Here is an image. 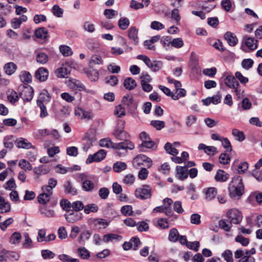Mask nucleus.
<instances>
[{
  "label": "nucleus",
  "mask_w": 262,
  "mask_h": 262,
  "mask_svg": "<svg viewBox=\"0 0 262 262\" xmlns=\"http://www.w3.org/2000/svg\"><path fill=\"white\" fill-rule=\"evenodd\" d=\"M224 81L225 85L230 89H236L239 86V84L236 80V78L232 75H227L224 79Z\"/></svg>",
  "instance_id": "nucleus-11"
},
{
  "label": "nucleus",
  "mask_w": 262,
  "mask_h": 262,
  "mask_svg": "<svg viewBox=\"0 0 262 262\" xmlns=\"http://www.w3.org/2000/svg\"><path fill=\"white\" fill-rule=\"evenodd\" d=\"M18 91L20 97L24 101H30L33 98L34 91L31 86L20 84L18 86Z\"/></svg>",
  "instance_id": "nucleus-4"
},
{
  "label": "nucleus",
  "mask_w": 262,
  "mask_h": 262,
  "mask_svg": "<svg viewBox=\"0 0 262 262\" xmlns=\"http://www.w3.org/2000/svg\"><path fill=\"white\" fill-rule=\"evenodd\" d=\"M46 230L41 229L38 230L36 240L38 243H46Z\"/></svg>",
  "instance_id": "nucleus-47"
},
{
  "label": "nucleus",
  "mask_w": 262,
  "mask_h": 262,
  "mask_svg": "<svg viewBox=\"0 0 262 262\" xmlns=\"http://www.w3.org/2000/svg\"><path fill=\"white\" fill-rule=\"evenodd\" d=\"M94 226L98 229H105L110 224V222L103 219H96L93 221Z\"/></svg>",
  "instance_id": "nucleus-22"
},
{
  "label": "nucleus",
  "mask_w": 262,
  "mask_h": 262,
  "mask_svg": "<svg viewBox=\"0 0 262 262\" xmlns=\"http://www.w3.org/2000/svg\"><path fill=\"white\" fill-rule=\"evenodd\" d=\"M151 189L149 185H144L137 188L135 192L136 197L140 200H146L151 196Z\"/></svg>",
  "instance_id": "nucleus-5"
},
{
  "label": "nucleus",
  "mask_w": 262,
  "mask_h": 262,
  "mask_svg": "<svg viewBox=\"0 0 262 262\" xmlns=\"http://www.w3.org/2000/svg\"><path fill=\"white\" fill-rule=\"evenodd\" d=\"M123 85L126 89L132 90L137 86V83L133 78L128 77L124 80Z\"/></svg>",
  "instance_id": "nucleus-33"
},
{
  "label": "nucleus",
  "mask_w": 262,
  "mask_h": 262,
  "mask_svg": "<svg viewBox=\"0 0 262 262\" xmlns=\"http://www.w3.org/2000/svg\"><path fill=\"white\" fill-rule=\"evenodd\" d=\"M51 96L49 92L45 89L42 90L39 94L38 98L37 100L36 103L40 102L42 103H47L50 101Z\"/></svg>",
  "instance_id": "nucleus-20"
},
{
  "label": "nucleus",
  "mask_w": 262,
  "mask_h": 262,
  "mask_svg": "<svg viewBox=\"0 0 262 262\" xmlns=\"http://www.w3.org/2000/svg\"><path fill=\"white\" fill-rule=\"evenodd\" d=\"M60 260L62 262H79V260L77 258H74L66 254H61L58 256Z\"/></svg>",
  "instance_id": "nucleus-46"
},
{
  "label": "nucleus",
  "mask_w": 262,
  "mask_h": 262,
  "mask_svg": "<svg viewBox=\"0 0 262 262\" xmlns=\"http://www.w3.org/2000/svg\"><path fill=\"white\" fill-rule=\"evenodd\" d=\"M179 234L176 228H172L170 230L168 235V239L172 242H176L178 241Z\"/></svg>",
  "instance_id": "nucleus-38"
},
{
  "label": "nucleus",
  "mask_w": 262,
  "mask_h": 262,
  "mask_svg": "<svg viewBox=\"0 0 262 262\" xmlns=\"http://www.w3.org/2000/svg\"><path fill=\"white\" fill-rule=\"evenodd\" d=\"M71 68L67 64H63L57 69L55 71V74L58 78L66 77L71 72Z\"/></svg>",
  "instance_id": "nucleus-16"
},
{
  "label": "nucleus",
  "mask_w": 262,
  "mask_h": 262,
  "mask_svg": "<svg viewBox=\"0 0 262 262\" xmlns=\"http://www.w3.org/2000/svg\"><path fill=\"white\" fill-rule=\"evenodd\" d=\"M134 147V144L132 142L125 140L124 142L115 144L114 145L115 155L119 157L124 156L127 154L128 149L132 150Z\"/></svg>",
  "instance_id": "nucleus-2"
},
{
  "label": "nucleus",
  "mask_w": 262,
  "mask_h": 262,
  "mask_svg": "<svg viewBox=\"0 0 262 262\" xmlns=\"http://www.w3.org/2000/svg\"><path fill=\"white\" fill-rule=\"evenodd\" d=\"M164 149L167 153L171 155H177L179 153L178 150L176 148L173 147L172 145L169 142H167L165 144Z\"/></svg>",
  "instance_id": "nucleus-48"
},
{
  "label": "nucleus",
  "mask_w": 262,
  "mask_h": 262,
  "mask_svg": "<svg viewBox=\"0 0 262 262\" xmlns=\"http://www.w3.org/2000/svg\"><path fill=\"white\" fill-rule=\"evenodd\" d=\"M150 125L156 128L157 130H161L165 126V122L163 121L152 120Z\"/></svg>",
  "instance_id": "nucleus-62"
},
{
  "label": "nucleus",
  "mask_w": 262,
  "mask_h": 262,
  "mask_svg": "<svg viewBox=\"0 0 262 262\" xmlns=\"http://www.w3.org/2000/svg\"><path fill=\"white\" fill-rule=\"evenodd\" d=\"M226 216L232 223L235 224H239L243 219L241 212L236 209L229 210L227 212Z\"/></svg>",
  "instance_id": "nucleus-9"
},
{
  "label": "nucleus",
  "mask_w": 262,
  "mask_h": 262,
  "mask_svg": "<svg viewBox=\"0 0 262 262\" xmlns=\"http://www.w3.org/2000/svg\"><path fill=\"white\" fill-rule=\"evenodd\" d=\"M7 99L8 101L14 104L18 101L19 96L17 93L13 90H9L7 92Z\"/></svg>",
  "instance_id": "nucleus-27"
},
{
  "label": "nucleus",
  "mask_w": 262,
  "mask_h": 262,
  "mask_svg": "<svg viewBox=\"0 0 262 262\" xmlns=\"http://www.w3.org/2000/svg\"><path fill=\"white\" fill-rule=\"evenodd\" d=\"M41 256L45 259H53L55 254L49 250H42L41 252Z\"/></svg>",
  "instance_id": "nucleus-57"
},
{
  "label": "nucleus",
  "mask_w": 262,
  "mask_h": 262,
  "mask_svg": "<svg viewBox=\"0 0 262 262\" xmlns=\"http://www.w3.org/2000/svg\"><path fill=\"white\" fill-rule=\"evenodd\" d=\"M50 195L42 192L38 196V202L40 204H45L50 201Z\"/></svg>",
  "instance_id": "nucleus-61"
},
{
  "label": "nucleus",
  "mask_w": 262,
  "mask_h": 262,
  "mask_svg": "<svg viewBox=\"0 0 262 262\" xmlns=\"http://www.w3.org/2000/svg\"><path fill=\"white\" fill-rule=\"evenodd\" d=\"M186 93V91L184 89L176 90L175 93H173L172 95V99L174 100H178L180 98L185 96Z\"/></svg>",
  "instance_id": "nucleus-49"
},
{
  "label": "nucleus",
  "mask_w": 262,
  "mask_h": 262,
  "mask_svg": "<svg viewBox=\"0 0 262 262\" xmlns=\"http://www.w3.org/2000/svg\"><path fill=\"white\" fill-rule=\"evenodd\" d=\"M243 40L244 41L245 45L250 50H254L258 47L257 40L253 37L245 36L243 37Z\"/></svg>",
  "instance_id": "nucleus-15"
},
{
  "label": "nucleus",
  "mask_w": 262,
  "mask_h": 262,
  "mask_svg": "<svg viewBox=\"0 0 262 262\" xmlns=\"http://www.w3.org/2000/svg\"><path fill=\"white\" fill-rule=\"evenodd\" d=\"M235 241L244 247L248 246L250 243L249 239L244 237L242 234L237 235L235 238Z\"/></svg>",
  "instance_id": "nucleus-41"
},
{
  "label": "nucleus",
  "mask_w": 262,
  "mask_h": 262,
  "mask_svg": "<svg viewBox=\"0 0 262 262\" xmlns=\"http://www.w3.org/2000/svg\"><path fill=\"white\" fill-rule=\"evenodd\" d=\"M144 163L148 168L150 167L152 164L151 159L143 154L137 156L133 160V165L136 168L144 165Z\"/></svg>",
  "instance_id": "nucleus-6"
},
{
  "label": "nucleus",
  "mask_w": 262,
  "mask_h": 262,
  "mask_svg": "<svg viewBox=\"0 0 262 262\" xmlns=\"http://www.w3.org/2000/svg\"><path fill=\"white\" fill-rule=\"evenodd\" d=\"M49 76L48 70L44 68H39L35 73V77L39 81H45Z\"/></svg>",
  "instance_id": "nucleus-12"
},
{
  "label": "nucleus",
  "mask_w": 262,
  "mask_h": 262,
  "mask_svg": "<svg viewBox=\"0 0 262 262\" xmlns=\"http://www.w3.org/2000/svg\"><path fill=\"white\" fill-rule=\"evenodd\" d=\"M21 237V235L19 232H15L10 237V243L13 245H17L20 243Z\"/></svg>",
  "instance_id": "nucleus-39"
},
{
  "label": "nucleus",
  "mask_w": 262,
  "mask_h": 262,
  "mask_svg": "<svg viewBox=\"0 0 262 262\" xmlns=\"http://www.w3.org/2000/svg\"><path fill=\"white\" fill-rule=\"evenodd\" d=\"M129 25V20L127 18L122 17L118 21V26L122 30H125Z\"/></svg>",
  "instance_id": "nucleus-53"
},
{
  "label": "nucleus",
  "mask_w": 262,
  "mask_h": 262,
  "mask_svg": "<svg viewBox=\"0 0 262 262\" xmlns=\"http://www.w3.org/2000/svg\"><path fill=\"white\" fill-rule=\"evenodd\" d=\"M217 194V190L214 187H210L208 188L205 191V198L206 199L210 201Z\"/></svg>",
  "instance_id": "nucleus-37"
},
{
  "label": "nucleus",
  "mask_w": 262,
  "mask_h": 262,
  "mask_svg": "<svg viewBox=\"0 0 262 262\" xmlns=\"http://www.w3.org/2000/svg\"><path fill=\"white\" fill-rule=\"evenodd\" d=\"M76 177L77 180L79 182H81V187L83 190L87 192H91L95 189V184L90 180V177L86 173H78Z\"/></svg>",
  "instance_id": "nucleus-3"
},
{
  "label": "nucleus",
  "mask_w": 262,
  "mask_h": 262,
  "mask_svg": "<svg viewBox=\"0 0 262 262\" xmlns=\"http://www.w3.org/2000/svg\"><path fill=\"white\" fill-rule=\"evenodd\" d=\"M63 187L64 188V191L66 193L74 195L77 193V190L73 187L70 181L66 182L63 185Z\"/></svg>",
  "instance_id": "nucleus-34"
},
{
  "label": "nucleus",
  "mask_w": 262,
  "mask_h": 262,
  "mask_svg": "<svg viewBox=\"0 0 262 262\" xmlns=\"http://www.w3.org/2000/svg\"><path fill=\"white\" fill-rule=\"evenodd\" d=\"M125 122L122 120H119L117 126L114 132V136L120 140H125L127 137V133L124 130Z\"/></svg>",
  "instance_id": "nucleus-7"
},
{
  "label": "nucleus",
  "mask_w": 262,
  "mask_h": 262,
  "mask_svg": "<svg viewBox=\"0 0 262 262\" xmlns=\"http://www.w3.org/2000/svg\"><path fill=\"white\" fill-rule=\"evenodd\" d=\"M176 173L178 179L183 181L188 177V170L186 167L177 166Z\"/></svg>",
  "instance_id": "nucleus-19"
},
{
  "label": "nucleus",
  "mask_w": 262,
  "mask_h": 262,
  "mask_svg": "<svg viewBox=\"0 0 262 262\" xmlns=\"http://www.w3.org/2000/svg\"><path fill=\"white\" fill-rule=\"evenodd\" d=\"M106 156V152L103 149H100L93 155H90L86 160L87 163L93 162H99L102 160Z\"/></svg>",
  "instance_id": "nucleus-10"
},
{
  "label": "nucleus",
  "mask_w": 262,
  "mask_h": 262,
  "mask_svg": "<svg viewBox=\"0 0 262 262\" xmlns=\"http://www.w3.org/2000/svg\"><path fill=\"white\" fill-rule=\"evenodd\" d=\"M41 214L47 217H53L55 216V212L53 209L43 207L40 209Z\"/></svg>",
  "instance_id": "nucleus-43"
},
{
  "label": "nucleus",
  "mask_w": 262,
  "mask_h": 262,
  "mask_svg": "<svg viewBox=\"0 0 262 262\" xmlns=\"http://www.w3.org/2000/svg\"><path fill=\"white\" fill-rule=\"evenodd\" d=\"M170 45L176 48H180L183 46L184 43L181 38H177L169 41Z\"/></svg>",
  "instance_id": "nucleus-54"
},
{
  "label": "nucleus",
  "mask_w": 262,
  "mask_h": 262,
  "mask_svg": "<svg viewBox=\"0 0 262 262\" xmlns=\"http://www.w3.org/2000/svg\"><path fill=\"white\" fill-rule=\"evenodd\" d=\"M78 255L82 259H88L90 257L89 251L84 247L79 248L77 250Z\"/></svg>",
  "instance_id": "nucleus-42"
},
{
  "label": "nucleus",
  "mask_w": 262,
  "mask_h": 262,
  "mask_svg": "<svg viewBox=\"0 0 262 262\" xmlns=\"http://www.w3.org/2000/svg\"><path fill=\"white\" fill-rule=\"evenodd\" d=\"M17 68V66L14 62H10L5 64L4 70L5 73L8 75L14 74Z\"/></svg>",
  "instance_id": "nucleus-26"
},
{
  "label": "nucleus",
  "mask_w": 262,
  "mask_h": 262,
  "mask_svg": "<svg viewBox=\"0 0 262 262\" xmlns=\"http://www.w3.org/2000/svg\"><path fill=\"white\" fill-rule=\"evenodd\" d=\"M16 145L17 147L18 148H24L27 149L35 148V146H33L31 143L29 142L27 139L23 138L18 139L16 141Z\"/></svg>",
  "instance_id": "nucleus-14"
},
{
  "label": "nucleus",
  "mask_w": 262,
  "mask_h": 262,
  "mask_svg": "<svg viewBox=\"0 0 262 262\" xmlns=\"http://www.w3.org/2000/svg\"><path fill=\"white\" fill-rule=\"evenodd\" d=\"M50 171V167L46 165H41L33 169L34 173L38 176L47 174Z\"/></svg>",
  "instance_id": "nucleus-24"
},
{
  "label": "nucleus",
  "mask_w": 262,
  "mask_h": 262,
  "mask_svg": "<svg viewBox=\"0 0 262 262\" xmlns=\"http://www.w3.org/2000/svg\"><path fill=\"white\" fill-rule=\"evenodd\" d=\"M18 165L20 168L25 171H30L32 169L31 164L25 159H21L19 162Z\"/></svg>",
  "instance_id": "nucleus-45"
},
{
  "label": "nucleus",
  "mask_w": 262,
  "mask_h": 262,
  "mask_svg": "<svg viewBox=\"0 0 262 262\" xmlns=\"http://www.w3.org/2000/svg\"><path fill=\"white\" fill-rule=\"evenodd\" d=\"M59 49L60 52L65 56L71 55L73 53L71 49L67 46H61Z\"/></svg>",
  "instance_id": "nucleus-63"
},
{
  "label": "nucleus",
  "mask_w": 262,
  "mask_h": 262,
  "mask_svg": "<svg viewBox=\"0 0 262 262\" xmlns=\"http://www.w3.org/2000/svg\"><path fill=\"white\" fill-rule=\"evenodd\" d=\"M155 146H156V143L155 142L152 141L151 139L145 142L142 143L139 146L141 148V150L143 151H144V150L142 149V148L145 147L147 148L152 149Z\"/></svg>",
  "instance_id": "nucleus-56"
},
{
  "label": "nucleus",
  "mask_w": 262,
  "mask_h": 262,
  "mask_svg": "<svg viewBox=\"0 0 262 262\" xmlns=\"http://www.w3.org/2000/svg\"><path fill=\"white\" fill-rule=\"evenodd\" d=\"M32 75L26 71H21L19 74V79L23 83V84L28 85V84L32 82Z\"/></svg>",
  "instance_id": "nucleus-23"
},
{
  "label": "nucleus",
  "mask_w": 262,
  "mask_h": 262,
  "mask_svg": "<svg viewBox=\"0 0 262 262\" xmlns=\"http://www.w3.org/2000/svg\"><path fill=\"white\" fill-rule=\"evenodd\" d=\"M10 204L8 202H6L3 196H0V213L8 212L10 211Z\"/></svg>",
  "instance_id": "nucleus-25"
},
{
  "label": "nucleus",
  "mask_w": 262,
  "mask_h": 262,
  "mask_svg": "<svg viewBox=\"0 0 262 262\" xmlns=\"http://www.w3.org/2000/svg\"><path fill=\"white\" fill-rule=\"evenodd\" d=\"M127 168V165L125 163L118 161L115 163L113 166L114 171L116 172H120Z\"/></svg>",
  "instance_id": "nucleus-35"
},
{
  "label": "nucleus",
  "mask_w": 262,
  "mask_h": 262,
  "mask_svg": "<svg viewBox=\"0 0 262 262\" xmlns=\"http://www.w3.org/2000/svg\"><path fill=\"white\" fill-rule=\"evenodd\" d=\"M224 37L228 45L231 47L235 46L238 43V40L236 36L231 32L228 31L226 32Z\"/></svg>",
  "instance_id": "nucleus-13"
},
{
  "label": "nucleus",
  "mask_w": 262,
  "mask_h": 262,
  "mask_svg": "<svg viewBox=\"0 0 262 262\" xmlns=\"http://www.w3.org/2000/svg\"><path fill=\"white\" fill-rule=\"evenodd\" d=\"M232 223L231 221H228L226 220H221L219 222L220 227L226 231H229L231 228V224Z\"/></svg>",
  "instance_id": "nucleus-51"
},
{
  "label": "nucleus",
  "mask_w": 262,
  "mask_h": 262,
  "mask_svg": "<svg viewBox=\"0 0 262 262\" xmlns=\"http://www.w3.org/2000/svg\"><path fill=\"white\" fill-rule=\"evenodd\" d=\"M35 35L37 38L44 39L48 37V32L45 28H39L35 30Z\"/></svg>",
  "instance_id": "nucleus-30"
},
{
  "label": "nucleus",
  "mask_w": 262,
  "mask_h": 262,
  "mask_svg": "<svg viewBox=\"0 0 262 262\" xmlns=\"http://www.w3.org/2000/svg\"><path fill=\"white\" fill-rule=\"evenodd\" d=\"M122 237L121 236L114 234V233H110L107 234L103 236V241L105 243H108L109 242L113 241V240L116 241H121Z\"/></svg>",
  "instance_id": "nucleus-32"
},
{
  "label": "nucleus",
  "mask_w": 262,
  "mask_h": 262,
  "mask_svg": "<svg viewBox=\"0 0 262 262\" xmlns=\"http://www.w3.org/2000/svg\"><path fill=\"white\" fill-rule=\"evenodd\" d=\"M229 176V174L225 171L219 169L216 171L214 179L217 182H224L228 180Z\"/></svg>",
  "instance_id": "nucleus-21"
},
{
  "label": "nucleus",
  "mask_w": 262,
  "mask_h": 262,
  "mask_svg": "<svg viewBox=\"0 0 262 262\" xmlns=\"http://www.w3.org/2000/svg\"><path fill=\"white\" fill-rule=\"evenodd\" d=\"M98 207L95 204H91L86 205L84 207V212L86 214H89L90 212H96L98 211Z\"/></svg>",
  "instance_id": "nucleus-52"
},
{
  "label": "nucleus",
  "mask_w": 262,
  "mask_h": 262,
  "mask_svg": "<svg viewBox=\"0 0 262 262\" xmlns=\"http://www.w3.org/2000/svg\"><path fill=\"white\" fill-rule=\"evenodd\" d=\"M66 220L71 223H75L81 219V214L77 212L70 213L65 215Z\"/></svg>",
  "instance_id": "nucleus-28"
},
{
  "label": "nucleus",
  "mask_w": 262,
  "mask_h": 262,
  "mask_svg": "<svg viewBox=\"0 0 262 262\" xmlns=\"http://www.w3.org/2000/svg\"><path fill=\"white\" fill-rule=\"evenodd\" d=\"M138 30L135 27H130L128 30V36L135 45L138 43Z\"/></svg>",
  "instance_id": "nucleus-18"
},
{
  "label": "nucleus",
  "mask_w": 262,
  "mask_h": 262,
  "mask_svg": "<svg viewBox=\"0 0 262 262\" xmlns=\"http://www.w3.org/2000/svg\"><path fill=\"white\" fill-rule=\"evenodd\" d=\"M68 86L72 89L79 91H84L91 94H94L93 90H87L84 84L79 80L76 79H70L68 82Z\"/></svg>",
  "instance_id": "nucleus-8"
},
{
  "label": "nucleus",
  "mask_w": 262,
  "mask_h": 262,
  "mask_svg": "<svg viewBox=\"0 0 262 262\" xmlns=\"http://www.w3.org/2000/svg\"><path fill=\"white\" fill-rule=\"evenodd\" d=\"M198 149L203 150L207 155H214L218 153L216 147L213 146H207L203 143L199 145Z\"/></svg>",
  "instance_id": "nucleus-17"
},
{
  "label": "nucleus",
  "mask_w": 262,
  "mask_h": 262,
  "mask_svg": "<svg viewBox=\"0 0 262 262\" xmlns=\"http://www.w3.org/2000/svg\"><path fill=\"white\" fill-rule=\"evenodd\" d=\"M232 134L235 137L236 139L239 141H242L245 139L244 133L237 129L234 128L232 129Z\"/></svg>",
  "instance_id": "nucleus-58"
},
{
  "label": "nucleus",
  "mask_w": 262,
  "mask_h": 262,
  "mask_svg": "<svg viewBox=\"0 0 262 262\" xmlns=\"http://www.w3.org/2000/svg\"><path fill=\"white\" fill-rule=\"evenodd\" d=\"M115 114L117 115L118 117H121L125 116V108L121 104L117 106L115 108Z\"/></svg>",
  "instance_id": "nucleus-64"
},
{
  "label": "nucleus",
  "mask_w": 262,
  "mask_h": 262,
  "mask_svg": "<svg viewBox=\"0 0 262 262\" xmlns=\"http://www.w3.org/2000/svg\"><path fill=\"white\" fill-rule=\"evenodd\" d=\"M229 195L232 198L239 199L244 192V186L240 176L232 178L228 186Z\"/></svg>",
  "instance_id": "nucleus-1"
},
{
  "label": "nucleus",
  "mask_w": 262,
  "mask_h": 262,
  "mask_svg": "<svg viewBox=\"0 0 262 262\" xmlns=\"http://www.w3.org/2000/svg\"><path fill=\"white\" fill-rule=\"evenodd\" d=\"M253 63L254 61L252 59L248 58L244 59L242 61L241 65L244 69L249 70L252 67Z\"/></svg>",
  "instance_id": "nucleus-60"
},
{
  "label": "nucleus",
  "mask_w": 262,
  "mask_h": 262,
  "mask_svg": "<svg viewBox=\"0 0 262 262\" xmlns=\"http://www.w3.org/2000/svg\"><path fill=\"white\" fill-rule=\"evenodd\" d=\"M103 14L107 19H112L117 15V12L114 9H106L104 11Z\"/></svg>",
  "instance_id": "nucleus-59"
},
{
  "label": "nucleus",
  "mask_w": 262,
  "mask_h": 262,
  "mask_svg": "<svg viewBox=\"0 0 262 262\" xmlns=\"http://www.w3.org/2000/svg\"><path fill=\"white\" fill-rule=\"evenodd\" d=\"M116 143L112 142L110 138L102 139L100 140L99 144L101 147L114 148V145Z\"/></svg>",
  "instance_id": "nucleus-50"
},
{
  "label": "nucleus",
  "mask_w": 262,
  "mask_h": 262,
  "mask_svg": "<svg viewBox=\"0 0 262 262\" xmlns=\"http://www.w3.org/2000/svg\"><path fill=\"white\" fill-rule=\"evenodd\" d=\"M122 103L126 105L129 108H131L135 106L134 104L133 97L131 95L127 94L123 96L122 100Z\"/></svg>",
  "instance_id": "nucleus-29"
},
{
  "label": "nucleus",
  "mask_w": 262,
  "mask_h": 262,
  "mask_svg": "<svg viewBox=\"0 0 262 262\" xmlns=\"http://www.w3.org/2000/svg\"><path fill=\"white\" fill-rule=\"evenodd\" d=\"M48 60V57L45 53H38L36 55V61L41 64L46 63Z\"/></svg>",
  "instance_id": "nucleus-55"
},
{
  "label": "nucleus",
  "mask_w": 262,
  "mask_h": 262,
  "mask_svg": "<svg viewBox=\"0 0 262 262\" xmlns=\"http://www.w3.org/2000/svg\"><path fill=\"white\" fill-rule=\"evenodd\" d=\"M91 234V232L89 230H86L83 231L80 233V235L77 238L78 242L81 244L85 241L88 240L90 237Z\"/></svg>",
  "instance_id": "nucleus-36"
},
{
  "label": "nucleus",
  "mask_w": 262,
  "mask_h": 262,
  "mask_svg": "<svg viewBox=\"0 0 262 262\" xmlns=\"http://www.w3.org/2000/svg\"><path fill=\"white\" fill-rule=\"evenodd\" d=\"M103 61L102 57L98 55H94L91 57L89 61L90 65L93 66L96 64H102Z\"/></svg>",
  "instance_id": "nucleus-44"
},
{
  "label": "nucleus",
  "mask_w": 262,
  "mask_h": 262,
  "mask_svg": "<svg viewBox=\"0 0 262 262\" xmlns=\"http://www.w3.org/2000/svg\"><path fill=\"white\" fill-rule=\"evenodd\" d=\"M85 73L91 81H96L99 78V74L97 70L90 68L85 71Z\"/></svg>",
  "instance_id": "nucleus-31"
},
{
  "label": "nucleus",
  "mask_w": 262,
  "mask_h": 262,
  "mask_svg": "<svg viewBox=\"0 0 262 262\" xmlns=\"http://www.w3.org/2000/svg\"><path fill=\"white\" fill-rule=\"evenodd\" d=\"M24 242L23 244V247L26 249H31L33 247V242L27 233L24 235Z\"/></svg>",
  "instance_id": "nucleus-40"
}]
</instances>
